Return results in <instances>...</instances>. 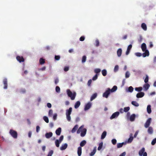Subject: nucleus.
Returning <instances> with one entry per match:
<instances>
[{"instance_id":"nucleus-1","label":"nucleus","mask_w":156,"mask_h":156,"mask_svg":"<svg viewBox=\"0 0 156 156\" xmlns=\"http://www.w3.org/2000/svg\"><path fill=\"white\" fill-rule=\"evenodd\" d=\"M83 126H81L77 131V133L78 134L81 132L80 135L82 137L84 136L85 135L87 132V129L85 128L83 129Z\"/></svg>"},{"instance_id":"nucleus-2","label":"nucleus","mask_w":156,"mask_h":156,"mask_svg":"<svg viewBox=\"0 0 156 156\" xmlns=\"http://www.w3.org/2000/svg\"><path fill=\"white\" fill-rule=\"evenodd\" d=\"M66 92L68 97L70 98L71 100H74L76 96V93L75 92L72 93L69 89H67Z\"/></svg>"},{"instance_id":"nucleus-3","label":"nucleus","mask_w":156,"mask_h":156,"mask_svg":"<svg viewBox=\"0 0 156 156\" xmlns=\"http://www.w3.org/2000/svg\"><path fill=\"white\" fill-rule=\"evenodd\" d=\"M145 149L143 147L139 152V154L140 156H147V154L146 152H145Z\"/></svg>"},{"instance_id":"nucleus-4","label":"nucleus","mask_w":156,"mask_h":156,"mask_svg":"<svg viewBox=\"0 0 156 156\" xmlns=\"http://www.w3.org/2000/svg\"><path fill=\"white\" fill-rule=\"evenodd\" d=\"M9 133L14 138L16 139L17 138V133L16 131L12 129H10L9 131Z\"/></svg>"},{"instance_id":"nucleus-5","label":"nucleus","mask_w":156,"mask_h":156,"mask_svg":"<svg viewBox=\"0 0 156 156\" xmlns=\"http://www.w3.org/2000/svg\"><path fill=\"white\" fill-rule=\"evenodd\" d=\"M111 92V89L108 88V90H106L103 94V96L106 98H107Z\"/></svg>"},{"instance_id":"nucleus-6","label":"nucleus","mask_w":156,"mask_h":156,"mask_svg":"<svg viewBox=\"0 0 156 156\" xmlns=\"http://www.w3.org/2000/svg\"><path fill=\"white\" fill-rule=\"evenodd\" d=\"M151 122V118H148L146 122L144 124V127L146 128H147L149 127V126L150 125V124Z\"/></svg>"},{"instance_id":"nucleus-7","label":"nucleus","mask_w":156,"mask_h":156,"mask_svg":"<svg viewBox=\"0 0 156 156\" xmlns=\"http://www.w3.org/2000/svg\"><path fill=\"white\" fill-rule=\"evenodd\" d=\"M119 113L118 112H115L112 114V116H111L110 119H112L116 117H117L119 116Z\"/></svg>"},{"instance_id":"nucleus-8","label":"nucleus","mask_w":156,"mask_h":156,"mask_svg":"<svg viewBox=\"0 0 156 156\" xmlns=\"http://www.w3.org/2000/svg\"><path fill=\"white\" fill-rule=\"evenodd\" d=\"M91 106V103L90 102H88L85 105L84 110L85 111H86L88 110L90 108Z\"/></svg>"},{"instance_id":"nucleus-9","label":"nucleus","mask_w":156,"mask_h":156,"mask_svg":"<svg viewBox=\"0 0 156 156\" xmlns=\"http://www.w3.org/2000/svg\"><path fill=\"white\" fill-rule=\"evenodd\" d=\"M150 85L148 83H145L143 86L144 91H147L149 88Z\"/></svg>"},{"instance_id":"nucleus-10","label":"nucleus","mask_w":156,"mask_h":156,"mask_svg":"<svg viewBox=\"0 0 156 156\" xmlns=\"http://www.w3.org/2000/svg\"><path fill=\"white\" fill-rule=\"evenodd\" d=\"M3 83L4 84V89H7V79L6 78L4 79L3 80Z\"/></svg>"},{"instance_id":"nucleus-11","label":"nucleus","mask_w":156,"mask_h":156,"mask_svg":"<svg viewBox=\"0 0 156 156\" xmlns=\"http://www.w3.org/2000/svg\"><path fill=\"white\" fill-rule=\"evenodd\" d=\"M16 59L20 62H23L24 61V59L22 56H17L16 57Z\"/></svg>"},{"instance_id":"nucleus-12","label":"nucleus","mask_w":156,"mask_h":156,"mask_svg":"<svg viewBox=\"0 0 156 156\" xmlns=\"http://www.w3.org/2000/svg\"><path fill=\"white\" fill-rule=\"evenodd\" d=\"M144 95V93L140 92V93H137L136 95V97L137 98H141L143 97Z\"/></svg>"},{"instance_id":"nucleus-13","label":"nucleus","mask_w":156,"mask_h":156,"mask_svg":"<svg viewBox=\"0 0 156 156\" xmlns=\"http://www.w3.org/2000/svg\"><path fill=\"white\" fill-rule=\"evenodd\" d=\"M132 45L131 44L129 45L127 48V51L126 52V55H128L130 51V50L132 48Z\"/></svg>"},{"instance_id":"nucleus-14","label":"nucleus","mask_w":156,"mask_h":156,"mask_svg":"<svg viewBox=\"0 0 156 156\" xmlns=\"http://www.w3.org/2000/svg\"><path fill=\"white\" fill-rule=\"evenodd\" d=\"M72 108L70 107L68 109L66 110V115H70L72 112Z\"/></svg>"},{"instance_id":"nucleus-15","label":"nucleus","mask_w":156,"mask_h":156,"mask_svg":"<svg viewBox=\"0 0 156 156\" xmlns=\"http://www.w3.org/2000/svg\"><path fill=\"white\" fill-rule=\"evenodd\" d=\"M61 132V128L60 127H59L55 131V133L58 136H59L60 135Z\"/></svg>"},{"instance_id":"nucleus-16","label":"nucleus","mask_w":156,"mask_h":156,"mask_svg":"<svg viewBox=\"0 0 156 156\" xmlns=\"http://www.w3.org/2000/svg\"><path fill=\"white\" fill-rule=\"evenodd\" d=\"M52 133L51 132L46 133L45 134V136L46 138H49L51 137L52 136Z\"/></svg>"},{"instance_id":"nucleus-17","label":"nucleus","mask_w":156,"mask_h":156,"mask_svg":"<svg viewBox=\"0 0 156 156\" xmlns=\"http://www.w3.org/2000/svg\"><path fill=\"white\" fill-rule=\"evenodd\" d=\"M141 48L142 50L143 51H146L147 50L146 45L145 43H143L141 45Z\"/></svg>"},{"instance_id":"nucleus-18","label":"nucleus","mask_w":156,"mask_h":156,"mask_svg":"<svg viewBox=\"0 0 156 156\" xmlns=\"http://www.w3.org/2000/svg\"><path fill=\"white\" fill-rule=\"evenodd\" d=\"M144 52L142 54V56L143 57H145L146 56H148L149 55V53L148 50H147L146 51H144Z\"/></svg>"},{"instance_id":"nucleus-19","label":"nucleus","mask_w":156,"mask_h":156,"mask_svg":"<svg viewBox=\"0 0 156 156\" xmlns=\"http://www.w3.org/2000/svg\"><path fill=\"white\" fill-rule=\"evenodd\" d=\"M67 144L66 143L62 145L60 147V149L61 150H63L66 148L67 147Z\"/></svg>"},{"instance_id":"nucleus-20","label":"nucleus","mask_w":156,"mask_h":156,"mask_svg":"<svg viewBox=\"0 0 156 156\" xmlns=\"http://www.w3.org/2000/svg\"><path fill=\"white\" fill-rule=\"evenodd\" d=\"M147 132L150 134H151L153 133V130L152 128L151 127H148V128L147 130Z\"/></svg>"},{"instance_id":"nucleus-21","label":"nucleus","mask_w":156,"mask_h":156,"mask_svg":"<svg viewBox=\"0 0 156 156\" xmlns=\"http://www.w3.org/2000/svg\"><path fill=\"white\" fill-rule=\"evenodd\" d=\"M135 117L136 115L135 114H132L130 117V120L131 122L135 120Z\"/></svg>"},{"instance_id":"nucleus-22","label":"nucleus","mask_w":156,"mask_h":156,"mask_svg":"<svg viewBox=\"0 0 156 156\" xmlns=\"http://www.w3.org/2000/svg\"><path fill=\"white\" fill-rule=\"evenodd\" d=\"M82 153V148L79 147L78 148L77 154L78 156H80Z\"/></svg>"},{"instance_id":"nucleus-23","label":"nucleus","mask_w":156,"mask_h":156,"mask_svg":"<svg viewBox=\"0 0 156 156\" xmlns=\"http://www.w3.org/2000/svg\"><path fill=\"white\" fill-rule=\"evenodd\" d=\"M80 105V102L79 101H77L75 103L74 105V108L76 109Z\"/></svg>"},{"instance_id":"nucleus-24","label":"nucleus","mask_w":156,"mask_h":156,"mask_svg":"<svg viewBox=\"0 0 156 156\" xmlns=\"http://www.w3.org/2000/svg\"><path fill=\"white\" fill-rule=\"evenodd\" d=\"M117 55L118 57H120L122 53V49L121 48H119L117 52Z\"/></svg>"},{"instance_id":"nucleus-25","label":"nucleus","mask_w":156,"mask_h":156,"mask_svg":"<svg viewBox=\"0 0 156 156\" xmlns=\"http://www.w3.org/2000/svg\"><path fill=\"white\" fill-rule=\"evenodd\" d=\"M129 136L130 137L129 138L128 142L129 143H130L132 141L133 138V134L132 133H130Z\"/></svg>"},{"instance_id":"nucleus-26","label":"nucleus","mask_w":156,"mask_h":156,"mask_svg":"<svg viewBox=\"0 0 156 156\" xmlns=\"http://www.w3.org/2000/svg\"><path fill=\"white\" fill-rule=\"evenodd\" d=\"M107 134V132L106 131H104L103 133H102L101 135V139H104L106 135Z\"/></svg>"},{"instance_id":"nucleus-27","label":"nucleus","mask_w":156,"mask_h":156,"mask_svg":"<svg viewBox=\"0 0 156 156\" xmlns=\"http://www.w3.org/2000/svg\"><path fill=\"white\" fill-rule=\"evenodd\" d=\"M147 111L148 113L149 114H150L151 112V106L150 105H148L147 106Z\"/></svg>"},{"instance_id":"nucleus-28","label":"nucleus","mask_w":156,"mask_h":156,"mask_svg":"<svg viewBox=\"0 0 156 156\" xmlns=\"http://www.w3.org/2000/svg\"><path fill=\"white\" fill-rule=\"evenodd\" d=\"M141 27L144 30H147V27L145 23H142L141 24Z\"/></svg>"},{"instance_id":"nucleus-29","label":"nucleus","mask_w":156,"mask_h":156,"mask_svg":"<svg viewBox=\"0 0 156 156\" xmlns=\"http://www.w3.org/2000/svg\"><path fill=\"white\" fill-rule=\"evenodd\" d=\"M78 128V126L77 125H76L73 128L72 130V133H75L76 130Z\"/></svg>"},{"instance_id":"nucleus-30","label":"nucleus","mask_w":156,"mask_h":156,"mask_svg":"<svg viewBox=\"0 0 156 156\" xmlns=\"http://www.w3.org/2000/svg\"><path fill=\"white\" fill-rule=\"evenodd\" d=\"M97 94L95 93L93 94L91 96L90 98V101H92L97 96Z\"/></svg>"},{"instance_id":"nucleus-31","label":"nucleus","mask_w":156,"mask_h":156,"mask_svg":"<svg viewBox=\"0 0 156 156\" xmlns=\"http://www.w3.org/2000/svg\"><path fill=\"white\" fill-rule=\"evenodd\" d=\"M132 105L136 107H138L139 106V104L136 101H132L131 102Z\"/></svg>"},{"instance_id":"nucleus-32","label":"nucleus","mask_w":156,"mask_h":156,"mask_svg":"<svg viewBox=\"0 0 156 156\" xmlns=\"http://www.w3.org/2000/svg\"><path fill=\"white\" fill-rule=\"evenodd\" d=\"M125 144L124 142H122V143H118L117 144V147L118 148H121L122 147L123 145Z\"/></svg>"},{"instance_id":"nucleus-33","label":"nucleus","mask_w":156,"mask_h":156,"mask_svg":"<svg viewBox=\"0 0 156 156\" xmlns=\"http://www.w3.org/2000/svg\"><path fill=\"white\" fill-rule=\"evenodd\" d=\"M39 62L41 65H42L44 64L45 62L44 59L42 58H41L39 60Z\"/></svg>"},{"instance_id":"nucleus-34","label":"nucleus","mask_w":156,"mask_h":156,"mask_svg":"<svg viewBox=\"0 0 156 156\" xmlns=\"http://www.w3.org/2000/svg\"><path fill=\"white\" fill-rule=\"evenodd\" d=\"M96 151V147H95L93 149L92 151L90 154V155L91 156L94 155Z\"/></svg>"},{"instance_id":"nucleus-35","label":"nucleus","mask_w":156,"mask_h":156,"mask_svg":"<svg viewBox=\"0 0 156 156\" xmlns=\"http://www.w3.org/2000/svg\"><path fill=\"white\" fill-rule=\"evenodd\" d=\"M86 144V141L85 140L82 141L80 144L81 147L84 146Z\"/></svg>"},{"instance_id":"nucleus-36","label":"nucleus","mask_w":156,"mask_h":156,"mask_svg":"<svg viewBox=\"0 0 156 156\" xmlns=\"http://www.w3.org/2000/svg\"><path fill=\"white\" fill-rule=\"evenodd\" d=\"M117 87L116 86H114L111 89V92H115L117 90Z\"/></svg>"},{"instance_id":"nucleus-37","label":"nucleus","mask_w":156,"mask_h":156,"mask_svg":"<svg viewBox=\"0 0 156 156\" xmlns=\"http://www.w3.org/2000/svg\"><path fill=\"white\" fill-rule=\"evenodd\" d=\"M103 143L101 142L99 143V146L98 147V151L100 150L102 147Z\"/></svg>"},{"instance_id":"nucleus-38","label":"nucleus","mask_w":156,"mask_h":156,"mask_svg":"<svg viewBox=\"0 0 156 156\" xmlns=\"http://www.w3.org/2000/svg\"><path fill=\"white\" fill-rule=\"evenodd\" d=\"M102 74L103 76H105L107 75V72L105 69H103L101 71Z\"/></svg>"},{"instance_id":"nucleus-39","label":"nucleus","mask_w":156,"mask_h":156,"mask_svg":"<svg viewBox=\"0 0 156 156\" xmlns=\"http://www.w3.org/2000/svg\"><path fill=\"white\" fill-rule=\"evenodd\" d=\"M55 143L56 146L57 147H58L59 146V144L61 142H60L58 140H55Z\"/></svg>"},{"instance_id":"nucleus-40","label":"nucleus","mask_w":156,"mask_h":156,"mask_svg":"<svg viewBox=\"0 0 156 156\" xmlns=\"http://www.w3.org/2000/svg\"><path fill=\"white\" fill-rule=\"evenodd\" d=\"M142 90V87H136L135 90L138 92H141Z\"/></svg>"},{"instance_id":"nucleus-41","label":"nucleus","mask_w":156,"mask_h":156,"mask_svg":"<svg viewBox=\"0 0 156 156\" xmlns=\"http://www.w3.org/2000/svg\"><path fill=\"white\" fill-rule=\"evenodd\" d=\"M43 119L46 123H48L49 120L47 117L46 116H44L43 117Z\"/></svg>"},{"instance_id":"nucleus-42","label":"nucleus","mask_w":156,"mask_h":156,"mask_svg":"<svg viewBox=\"0 0 156 156\" xmlns=\"http://www.w3.org/2000/svg\"><path fill=\"white\" fill-rule=\"evenodd\" d=\"M86 58H87V57L85 55L83 56V57H82V63L85 62L86 61Z\"/></svg>"},{"instance_id":"nucleus-43","label":"nucleus","mask_w":156,"mask_h":156,"mask_svg":"<svg viewBox=\"0 0 156 156\" xmlns=\"http://www.w3.org/2000/svg\"><path fill=\"white\" fill-rule=\"evenodd\" d=\"M53 110L52 109H50L48 112V116L51 117L52 116Z\"/></svg>"},{"instance_id":"nucleus-44","label":"nucleus","mask_w":156,"mask_h":156,"mask_svg":"<svg viewBox=\"0 0 156 156\" xmlns=\"http://www.w3.org/2000/svg\"><path fill=\"white\" fill-rule=\"evenodd\" d=\"M101 71V70L99 69H96L94 70V72L96 73V74H97L98 73H99Z\"/></svg>"},{"instance_id":"nucleus-45","label":"nucleus","mask_w":156,"mask_h":156,"mask_svg":"<svg viewBox=\"0 0 156 156\" xmlns=\"http://www.w3.org/2000/svg\"><path fill=\"white\" fill-rule=\"evenodd\" d=\"M130 109V108L129 107H125L124 109V111L125 112H128Z\"/></svg>"},{"instance_id":"nucleus-46","label":"nucleus","mask_w":156,"mask_h":156,"mask_svg":"<svg viewBox=\"0 0 156 156\" xmlns=\"http://www.w3.org/2000/svg\"><path fill=\"white\" fill-rule=\"evenodd\" d=\"M98 74H96L92 78V80H96L98 78Z\"/></svg>"},{"instance_id":"nucleus-47","label":"nucleus","mask_w":156,"mask_h":156,"mask_svg":"<svg viewBox=\"0 0 156 156\" xmlns=\"http://www.w3.org/2000/svg\"><path fill=\"white\" fill-rule=\"evenodd\" d=\"M133 88L132 86L129 87L128 88V91L129 92H132L133 91Z\"/></svg>"},{"instance_id":"nucleus-48","label":"nucleus","mask_w":156,"mask_h":156,"mask_svg":"<svg viewBox=\"0 0 156 156\" xmlns=\"http://www.w3.org/2000/svg\"><path fill=\"white\" fill-rule=\"evenodd\" d=\"M119 69V66L118 65H116L114 68V71L116 72Z\"/></svg>"},{"instance_id":"nucleus-49","label":"nucleus","mask_w":156,"mask_h":156,"mask_svg":"<svg viewBox=\"0 0 156 156\" xmlns=\"http://www.w3.org/2000/svg\"><path fill=\"white\" fill-rule=\"evenodd\" d=\"M55 90L56 92L58 93L59 92L60 90V87L58 86H56L55 88Z\"/></svg>"},{"instance_id":"nucleus-50","label":"nucleus","mask_w":156,"mask_h":156,"mask_svg":"<svg viewBox=\"0 0 156 156\" xmlns=\"http://www.w3.org/2000/svg\"><path fill=\"white\" fill-rule=\"evenodd\" d=\"M99 45V42L98 39H97L95 41V45L96 47H98Z\"/></svg>"},{"instance_id":"nucleus-51","label":"nucleus","mask_w":156,"mask_h":156,"mask_svg":"<svg viewBox=\"0 0 156 156\" xmlns=\"http://www.w3.org/2000/svg\"><path fill=\"white\" fill-rule=\"evenodd\" d=\"M148 79H149L148 76L147 75L146 76V78L144 80V82L145 83H147L148 82Z\"/></svg>"},{"instance_id":"nucleus-52","label":"nucleus","mask_w":156,"mask_h":156,"mask_svg":"<svg viewBox=\"0 0 156 156\" xmlns=\"http://www.w3.org/2000/svg\"><path fill=\"white\" fill-rule=\"evenodd\" d=\"M156 143V138L154 139L152 141L151 144L152 145H154Z\"/></svg>"},{"instance_id":"nucleus-53","label":"nucleus","mask_w":156,"mask_h":156,"mask_svg":"<svg viewBox=\"0 0 156 156\" xmlns=\"http://www.w3.org/2000/svg\"><path fill=\"white\" fill-rule=\"evenodd\" d=\"M130 76V73L128 71H127L125 74V77L126 78H129Z\"/></svg>"},{"instance_id":"nucleus-54","label":"nucleus","mask_w":156,"mask_h":156,"mask_svg":"<svg viewBox=\"0 0 156 156\" xmlns=\"http://www.w3.org/2000/svg\"><path fill=\"white\" fill-rule=\"evenodd\" d=\"M53 153V150H51L48 153L47 156H51Z\"/></svg>"},{"instance_id":"nucleus-55","label":"nucleus","mask_w":156,"mask_h":156,"mask_svg":"<svg viewBox=\"0 0 156 156\" xmlns=\"http://www.w3.org/2000/svg\"><path fill=\"white\" fill-rule=\"evenodd\" d=\"M69 67L68 66H66L64 68V70L65 72H67L69 70Z\"/></svg>"},{"instance_id":"nucleus-56","label":"nucleus","mask_w":156,"mask_h":156,"mask_svg":"<svg viewBox=\"0 0 156 156\" xmlns=\"http://www.w3.org/2000/svg\"><path fill=\"white\" fill-rule=\"evenodd\" d=\"M112 142L113 145H115L117 141L115 139H113L112 140Z\"/></svg>"},{"instance_id":"nucleus-57","label":"nucleus","mask_w":156,"mask_h":156,"mask_svg":"<svg viewBox=\"0 0 156 156\" xmlns=\"http://www.w3.org/2000/svg\"><path fill=\"white\" fill-rule=\"evenodd\" d=\"M60 57L59 55H55V58L56 60H58L60 59Z\"/></svg>"},{"instance_id":"nucleus-58","label":"nucleus","mask_w":156,"mask_h":156,"mask_svg":"<svg viewBox=\"0 0 156 156\" xmlns=\"http://www.w3.org/2000/svg\"><path fill=\"white\" fill-rule=\"evenodd\" d=\"M66 118L67 119V120L69 121H70L71 120V119L70 115H66Z\"/></svg>"},{"instance_id":"nucleus-59","label":"nucleus","mask_w":156,"mask_h":156,"mask_svg":"<svg viewBox=\"0 0 156 156\" xmlns=\"http://www.w3.org/2000/svg\"><path fill=\"white\" fill-rule=\"evenodd\" d=\"M57 117V114L56 113H55L54 114L53 116V119L54 120H55L56 119Z\"/></svg>"},{"instance_id":"nucleus-60","label":"nucleus","mask_w":156,"mask_h":156,"mask_svg":"<svg viewBox=\"0 0 156 156\" xmlns=\"http://www.w3.org/2000/svg\"><path fill=\"white\" fill-rule=\"evenodd\" d=\"M85 39V37L84 36H82L80 38V40L81 41H83Z\"/></svg>"},{"instance_id":"nucleus-61","label":"nucleus","mask_w":156,"mask_h":156,"mask_svg":"<svg viewBox=\"0 0 156 156\" xmlns=\"http://www.w3.org/2000/svg\"><path fill=\"white\" fill-rule=\"evenodd\" d=\"M63 135H62L60 136L59 141L60 142H61L63 140Z\"/></svg>"},{"instance_id":"nucleus-62","label":"nucleus","mask_w":156,"mask_h":156,"mask_svg":"<svg viewBox=\"0 0 156 156\" xmlns=\"http://www.w3.org/2000/svg\"><path fill=\"white\" fill-rule=\"evenodd\" d=\"M136 56L138 57H140L141 56L142 54L141 53L139 52H137L135 54Z\"/></svg>"},{"instance_id":"nucleus-63","label":"nucleus","mask_w":156,"mask_h":156,"mask_svg":"<svg viewBox=\"0 0 156 156\" xmlns=\"http://www.w3.org/2000/svg\"><path fill=\"white\" fill-rule=\"evenodd\" d=\"M40 127L38 126H37L36 127V132L37 133L39 132V131L40 130Z\"/></svg>"},{"instance_id":"nucleus-64","label":"nucleus","mask_w":156,"mask_h":156,"mask_svg":"<svg viewBox=\"0 0 156 156\" xmlns=\"http://www.w3.org/2000/svg\"><path fill=\"white\" fill-rule=\"evenodd\" d=\"M91 82H92V80H91V79L89 80L88 81V83H87L88 85V86H90V85L91 84Z\"/></svg>"}]
</instances>
